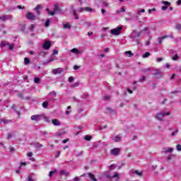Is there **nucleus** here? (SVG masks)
I'll return each mask as SVG.
<instances>
[{
  "mask_svg": "<svg viewBox=\"0 0 181 181\" xmlns=\"http://www.w3.org/2000/svg\"><path fill=\"white\" fill-rule=\"evenodd\" d=\"M165 115L169 117V115H170V112L166 111L160 112L155 115V118L158 121H163V117H165Z\"/></svg>",
  "mask_w": 181,
  "mask_h": 181,
  "instance_id": "obj_1",
  "label": "nucleus"
},
{
  "mask_svg": "<svg viewBox=\"0 0 181 181\" xmlns=\"http://www.w3.org/2000/svg\"><path fill=\"white\" fill-rule=\"evenodd\" d=\"M122 30V27H118L110 30L111 35L114 36H118V35H121V31Z\"/></svg>",
  "mask_w": 181,
  "mask_h": 181,
  "instance_id": "obj_2",
  "label": "nucleus"
},
{
  "mask_svg": "<svg viewBox=\"0 0 181 181\" xmlns=\"http://www.w3.org/2000/svg\"><path fill=\"white\" fill-rule=\"evenodd\" d=\"M26 19H28V21H36V19H39L37 16H35L33 13H27L25 14Z\"/></svg>",
  "mask_w": 181,
  "mask_h": 181,
  "instance_id": "obj_3",
  "label": "nucleus"
},
{
  "mask_svg": "<svg viewBox=\"0 0 181 181\" xmlns=\"http://www.w3.org/2000/svg\"><path fill=\"white\" fill-rule=\"evenodd\" d=\"M142 33V30L139 31V33H136V30H133L132 33L131 34V39H135L136 37H139L141 36V34Z\"/></svg>",
  "mask_w": 181,
  "mask_h": 181,
  "instance_id": "obj_4",
  "label": "nucleus"
},
{
  "mask_svg": "<svg viewBox=\"0 0 181 181\" xmlns=\"http://www.w3.org/2000/svg\"><path fill=\"white\" fill-rule=\"evenodd\" d=\"M119 151H121V148H114L110 151V153L113 155V156H118V155H119Z\"/></svg>",
  "mask_w": 181,
  "mask_h": 181,
  "instance_id": "obj_5",
  "label": "nucleus"
},
{
  "mask_svg": "<svg viewBox=\"0 0 181 181\" xmlns=\"http://www.w3.org/2000/svg\"><path fill=\"white\" fill-rule=\"evenodd\" d=\"M30 118L32 121H36V122H38V121H40V118H42V115H32Z\"/></svg>",
  "mask_w": 181,
  "mask_h": 181,
  "instance_id": "obj_6",
  "label": "nucleus"
},
{
  "mask_svg": "<svg viewBox=\"0 0 181 181\" xmlns=\"http://www.w3.org/2000/svg\"><path fill=\"white\" fill-rule=\"evenodd\" d=\"M51 46H52V44L50 43V42L46 41L43 44L42 47L43 49H45V50H49Z\"/></svg>",
  "mask_w": 181,
  "mask_h": 181,
  "instance_id": "obj_7",
  "label": "nucleus"
},
{
  "mask_svg": "<svg viewBox=\"0 0 181 181\" xmlns=\"http://www.w3.org/2000/svg\"><path fill=\"white\" fill-rule=\"evenodd\" d=\"M53 11L56 13H59V12H62V10L60 9V6H59V4H54Z\"/></svg>",
  "mask_w": 181,
  "mask_h": 181,
  "instance_id": "obj_8",
  "label": "nucleus"
},
{
  "mask_svg": "<svg viewBox=\"0 0 181 181\" xmlns=\"http://www.w3.org/2000/svg\"><path fill=\"white\" fill-rule=\"evenodd\" d=\"M11 124V122H12V120L11 119H5V118H1L0 119V124Z\"/></svg>",
  "mask_w": 181,
  "mask_h": 181,
  "instance_id": "obj_9",
  "label": "nucleus"
},
{
  "mask_svg": "<svg viewBox=\"0 0 181 181\" xmlns=\"http://www.w3.org/2000/svg\"><path fill=\"white\" fill-rule=\"evenodd\" d=\"M35 11L38 16H40V9H42L41 5H37L35 8Z\"/></svg>",
  "mask_w": 181,
  "mask_h": 181,
  "instance_id": "obj_10",
  "label": "nucleus"
},
{
  "mask_svg": "<svg viewBox=\"0 0 181 181\" xmlns=\"http://www.w3.org/2000/svg\"><path fill=\"white\" fill-rule=\"evenodd\" d=\"M108 177H110V179H114L116 177V181H119V174L118 173H115L112 177H109L107 175Z\"/></svg>",
  "mask_w": 181,
  "mask_h": 181,
  "instance_id": "obj_11",
  "label": "nucleus"
},
{
  "mask_svg": "<svg viewBox=\"0 0 181 181\" xmlns=\"http://www.w3.org/2000/svg\"><path fill=\"white\" fill-rule=\"evenodd\" d=\"M62 72H63V69L62 68L55 69L52 71V73H54V74H60V73Z\"/></svg>",
  "mask_w": 181,
  "mask_h": 181,
  "instance_id": "obj_12",
  "label": "nucleus"
},
{
  "mask_svg": "<svg viewBox=\"0 0 181 181\" xmlns=\"http://www.w3.org/2000/svg\"><path fill=\"white\" fill-rule=\"evenodd\" d=\"M52 123L55 127H59L60 125V122L57 119H52Z\"/></svg>",
  "mask_w": 181,
  "mask_h": 181,
  "instance_id": "obj_13",
  "label": "nucleus"
},
{
  "mask_svg": "<svg viewBox=\"0 0 181 181\" xmlns=\"http://www.w3.org/2000/svg\"><path fill=\"white\" fill-rule=\"evenodd\" d=\"M163 152H164V153H172L173 152V148H165L163 149Z\"/></svg>",
  "mask_w": 181,
  "mask_h": 181,
  "instance_id": "obj_14",
  "label": "nucleus"
},
{
  "mask_svg": "<svg viewBox=\"0 0 181 181\" xmlns=\"http://www.w3.org/2000/svg\"><path fill=\"white\" fill-rule=\"evenodd\" d=\"M71 9L74 13V16H75V19H78V16L77 15V11H76V9H74V6H72Z\"/></svg>",
  "mask_w": 181,
  "mask_h": 181,
  "instance_id": "obj_15",
  "label": "nucleus"
},
{
  "mask_svg": "<svg viewBox=\"0 0 181 181\" xmlns=\"http://www.w3.org/2000/svg\"><path fill=\"white\" fill-rule=\"evenodd\" d=\"M59 175H61L62 176H69L70 173L64 170H62L59 173Z\"/></svg>",
  "mask_w": 181,
  "mask_h": 181,
  "instance_id": "obj_16",
  "label": "nucleus"
},
{
  "mask_svg": "<svg viewBox=\"0 0 181 181\" xmlns=\"http://www.w3.org/2000/svg\"><path fill=\"white\" fill-rule=\"evenodd\" d=\"M112 140L115 141V142H121L122 139L119 136H115L112 137Z\"/></svg>",
  "mask_w": 181,
  "mask_h": 181,
  "instance_id": "obj_17",
  "label": "nucleus"
},
{
  "mask_svg": "<svg viewBox=\"0 0 181 181\" xmlns=\"http://www.w3.org/2000/svg\"><path fill=\"white\" fill-rule=\"evenodd\" d=\"M166 37H168V35H165V36L158 37V45H162V42H163V40L166 39Z\"/></svg>",
  "mask_w": 181,
  "mask_h": 181,
  "instance_id": "obj_18",
  "label": "nucleus"
},
{
  "mask_svg": "<svg viewBox=\"0 0 181 181\" xmlns=\"http://www.w3.org/2000/svg\"><path fill=\"white\" fill-rule=\"evenodd\" d=\"M71 53H75V54H81V51H79L76 48H74V49H71Z\"/></svg>",
  "mask_w": 181,
  "mask_h": 181,
  "instance_id": "obj_19",
  "label": "nucleus"
},
{
  "mask_svg": "<svg viewBox=\"0 0 181 181\" xmlns=\"http://www.w3.org/2000/svg\"><path fill=\"white\" fill-rule=\"evenodd\" d=\"M88 175L89 176L90 180H92V181H97V180L95 179V176H94L93 173H88Z\"/></svg>",
  "mask_w": 181,
  "mask_h": 181,
  "instance_id": "obj_20",
  "label": "nucleus"
},
{
  "mask_svg": "<svg viewBox=\"0 0 181 181\" xmlns=\"http://www.w3.org/2000/svg\"><path fill=\"white\" fill-rule=\"evenodd\" d=\"M34 146L36 148V149H40L43 146V145L37 142L34 144Z\"/></svg>",
  "mask_w": 181,
  "mask_h": 181,
  "instance_id": "obj_21",
  "label": "nucleus"
},
{
  "mask_svg": "<svg viewBox=\"0 0 181 181\" xmlns=\"http://www.w3.org/2000/svg\"><path fill=\"white\" fill-rule=\"evenodd\" d=\"M124 54H126L127 56H128V57H132V56H134V54H132V52L131 51H127L124 52Z\"/></svg>",
  "mask_w": 181,
  "mask_h": 181,
  "instance_id": "obj_22",
  "label": "nucleus"
},
{
  "mask_svg": "<svg viewBox=\"0 0 181 181\" xmlns=\"http://www.w3.org/2000/svg\"><path fill=\"white\" fill-rule=\"evenodd\" d=\"M8 16H0V21H2L3 22H5V21H8Z\"/></svg>",
  "mask_w": 181,
  "mask_h": 181,
  "instance_id": "obj_23",
  "label": "nucleus"
},
{
  "mask_svg": "<svg viewBox=\"0 0 181 181\" xmlns=\"http://www.w3.org/2000/svg\"><path fill=\"white\" fill-rule=\"evenodd\" d=\"M106 110L110 114H114V112H115V110L111 107H106Z\"/></svg>",
  "mask_w": 181,
  "mask_h": 181,
  "instance_id": "obj_24",
  "label": "nucleus"
},
{
  "mask_svg": "<svg viewBox=\"0 0 181 181\" xmlns=\"http://www.w3.org/2000/svg\"><path fill=\"white\" fill-rule=\"evenodd\" d=\"M29 63H30V60L29 59V58L28 57L24 58V64L27 66V64H29Z\"/></svg>",
  "mask_w": 181,
  "mask_h": 181,
  "instance_id": "obj_25",
  "label": "nucleus"
},
{
  "mask_svg": "<svg viewBox=\"0 0 181 181\" xmlns=\"http://www.w3.org/2000/svg\"><path fill=\"white\" fill-rule=\"evenodd\" d=\"M133 173H134L135 175H137V176H139L141 177V176H142V172L138 171V170H136L133 172Z\"/></svg>",
  "mask_w": 181,
  "mask_h": 181,
  "instance_id": "obj_26",
  "label": "nucleus"
},
{
  "mask_svg": "<svg viewBox=\"0 0 181 181\" xmlns=\"http://www.w3.org/2000/svg\"><path fill=\"white\" fill-rule=\"evenodd\" d=\"M175 29H176L177 30H181V23L175 24Z\"/></svg>",
  "mask_w": 181,
  "mask_h": 181,
  "instance_id": "obj_27",
  "label": "nucleus"
},
{
  "mask_svg": "<svg viewBox=\"0 0 181 181\" xmlns=\"http://www.w3.org/2000/svg\"><path fill=\"white\" fill-rule=\"evenodd\" d=\"M42 105L43 108H47L49 106V103H47V101L43 102Z\"/></svg>",
  "mask_w": 181,
  "mask_h": 181,
  "instance_id": "obj_28",
  "label": "nucleus"
},
{
  "mask_svg": "<svg viewBox=\"0 0 181 181\" xmlns=\"http://www.w3.org/2000/svg\"><path fill=\"white\" fill-rule=\"evenodd\" d=\"M64 29H71V25L69 23L64 24Z\"/></svg>",
  "mask_w": 181,
  "mask_h": 181,
  "instance_id": "obj_29",
  "label": "nucleus"
},
{
  "mask_svg": "<svg viewBox=\"0 0 181 181\" xmlns=\"http://www.w3.org/2000/svg\"><path fill=\"white\" fill-rule=\"evenodd\" d=\"M35 28H36V25L31 24L30 28H29V30H30V32H33V29H35Z\"/></svg>",
  "mask_w": 181,
  "mask_h": 181,
  "instance_id": "obj_30",
  "label": "nucleus"
},
{
  "mask_svg": "<svg viewBox=\"0 0 181 181\" xmlns=\"http://www.w3.org/2000/svg\"><path fill=\"white\" fill-rule=\"evenodd\" d=\"M92 138H93V137H91V136H90V135H86V136H85L84 139H85V141H91Z\"/></svg>",
  "mask_w": 181,
  "mask_h": 181,
  "instance_id": "obj_31",
  "label": "nucleus"
},
{
  "mask_svg": "<svg viewBox=\"0 0 181 181\" xmlns=\"http://www.w3.org/2000/svg\"><path fill=\"white\" fill-rule=\"evenodd\" d=\"M56 172H57V170H54L50 171L49 173V177H52V176H53L54 174L56 173Z\"/></svg>",
  "mask_w": 181,
  "mask_h": 181,
  "instance_id": "obj_32",
  "label": "nucleus"
},
{
  "mask_svg": "<svg viewBox=\"0 0 181 181\" xmlns=\"http://www.w3.org/2000/svg\"><path fill=\"white\" fill-rule=\"evenodd\" d=\"M50 25V19H47V21L45 22V28H49V25Z\"/></svg>",
  "mask_w": 181,
  "mask_h": 181,
  "instance_id": "obj_33",
  "label": "nucleus"
},
{
  "mask_svg": "<svg viewBox=\"0 0 181 181\" xmlns=\"http://www.w3.org/2000/svg\"><path fill=\"white\" fill-rule=\"evenodd\" d=\"M160 77H162V75H160V73L156 72V73L155 74V78H160Z\"/></svg>",
  "mask_w": 181,
  "mask_h": 181,
  "instance_id": "obj_34",
  "label": "nucleus"
},
{
  "mask_svg": "<svg viewBox=\"0 0 181 181\" xmlns=\"http://www.w3.org/2000/svg\"><path fill=\"white\" fill-rule=\"evenodd\" d=\"M34 83H35V84H39V83H40V78H34Z\"/></svg>",
  "mask_w": 181,
  "mask_h": 181,
  "instance_id": "obj_35",
  "label": "nucleus"
},
{
  "mask_svg": "<svg viewBox=\"0 0 181 181\" xmlns=\"http://www.w3.org/2000/svg\"><path fill=\"white\" fill-rule=\"evenodd\" d=\"M103 100H111V96L110 95H105L104 97H103Z\"/></svg>",
  "mask_w": 181,
  "mask_h": 181,
  "instance_id": "obj_36",
  "label": "nucleus"
},
{
  "mask_svg": "<svg viewBox=\"0 0 181 181\" xmlns=\"http://www.w3.org/2000/svg\"><path fill=\"white\" fill-rule=\"evenodd\" d=\"M144 30V32H148V34L151 33V31H149V27H145L144 30Z\"/></svg>",
  "mask_w": 181,
  "mask_h": 181,
  "instance_id": "obj_37",
  "label": "nucleus"
},
{
  "mask_svg": "<svg viewBox=\"0 0 181 181\" xmlns=\"http://www.w3.org/2000/svg\"><path fill=\"white\" fill-rule=\"evenodd\" d=\"M15 107H16V105H13L11 106V108H12L13 110H14V111L16 112V113L18 114V115H21V112H19V111H18V110H15Z\"/></svg>",
  "mask_w": 181,
  "mask_h": 181,
  "instance_id": "obj_38",
  "label": "nucleus"
},
{
  "mask_svg": "<svg viewBox=\"0 0 181 181\" xmlns=\"http://www.w3.org/2000/svg\"><path fill=\"white\" fill-rule=\"evenodd\" d=\"M149 56H151V53H149V52H146V53L143 55V57H144V59H146V57H149Z\"/></svg>",
  "mask_w": 181,
  "mask_h": 181,
  "instance_id": "obj_39",
  "label": "nucleus"
},
{
  "mask_svg": "<svg viewBox=\"0 0 181 181\" xmlns=\"http://www.w3.org/2000/svg\"><path fill=\"white\" fill-rule=\"evenodd\" d=\"M7 45L8 46L9 50H13V45H11L10 43H7Z\"/></svg>",
  "mask_w": 181,
  "mask_h": 181,
  "instance_id": "obj_40",
  "label": "nucleus"
},
{
  "mask_svg": "<svg viewBox=\"0 0 181 181\" xmlns=\"http://www.w3.org/2000/svg\"><path fill=\"white\" fill-rule=\"evenodd\" d=\"M85 11H87L88 12H91V11L94 12V10L90 7L85 8Z\"/></svg>",
  "mask_w": 181,
  "mask_h": 181,
  "instance_id": "obj_41",
  "label": "nucleus"
},
{
  "mask_svg": "<svg viewBox=\"0 0 181 181\" xmlns=\"http://www.w3.org/2000/svg\"><path fill=\"white\" fill-rule=\"evenodd\" d=\"M83 151H80L78 153H76V156H83Z\"/></svg>",
  "mask_w": 181,
  "mask_h": 181,
  "instance_id": "obj_42",
  "label": "nucleus"
},
{
  "mask_svg": "<svg viewBox=\"0 0 181 181\" xmlns=\"http://www.w3.org/2000/svg\"><path fill=\"white\" fill-rule=\"evenodd\" d=\"M163 5H165L166 6H170V2L169 1H163Z\"/></svg>",
  "mask_w": 181,
  "mask_h": 181,
  "instance_id": "obj_43",
  "label": "nucleus"
},
{
  "mask_svg": "<svg viewBox=\"0 0 181 181\" xmlns=\"http://www.w3.org/2000/svg\"><path fill=\"white\" fill-rule=\"evenodd\" d=\"M179 59V55L175 54V56L173 57V60H177Z\"/></svg>",
  "mask_w": 181,
  "mask_h": 181,
  "instance_id": "obj_44",
  "label": "nucleus"
},
{
  "mask_svg": "<svg viewBox=\"0 0 181 181\" xmlns=\"http://www.w3.org/2000/svg\"><path fill=\"white\" fill-rule=\"evenodd\" d=\"M145 80H146V76H144L141 78L139 79V81L141 83V81H145Z\"/></svg>",
  "mask_w": 181,
  "mask_h": 181,
  "instance_id": "obj_45",
  "label": "nucleus"
},
{
  "mask_svg": "<svg viewBox=\"0 0 181 181\" xmlns=\"http://www.w3.org/2000/svg\"><path fill=\"white\" fill-rule=\"evenodd\" d=\"M177 132H179V130H175V132H173L171 133V136H175V135H176V134H177Z\"/></svg>",
  "mask_w": 181,
  "mask_h": 181,
  "instance_id": "obj_46",
  "label": "nucleus"
},
{
  "mask_svg": "<svg viewBox=\"0 0 181 181\" xmlns=\"http://www.w3.org/2000/svg\"><path fill=\"white\" fill-rule=\"evenodd\" d=\"M156 11V8H153V9H148V13H152V12H155Z\"/></svg>",
  "mask_w": 181,
  "mask_h": 181,
  "instance_id": "obj_47",
  "label": "nucleus"
},
{
  "mask_svg": "<svg viewBox=\"0 0 181 181\" xmlns=\"http://www.w3.org/2000/svg\"><path fill=\"white\" fill-rule=\"evenodd\" d=\"M176 148H177V151H181V145L180 144H177Z\"/></svg>",
  "mask_w": 181,
  "mask_h": 181,
  "instance_id": "obj_48",
  "label": "nucleus"
},
{
  "mask_svg": "<svg viewBox=\"0 0 181 181\" xmlns=\"http://www.w3.org/2000/svg\"><path fill=\"white\" fill-rule=\"evenodd\" d=\"M48 15H51L52 16H53V15H56V13L54 12V11H49Z\"/></svg>",
  "mask_w": 181,
  "mask_h": 181,
  "instance_id": "obj_49",
  "label": "nucleus"
},
{
  "mask_svg": "<svg viewBox=\"0 0 181 181\" xmlns=\"http://www.w3.org/2000/svg\"><path fill=\"white\" fill-rule=\"evenodd\" d=\"M60 151H57L56 155H55V158H59V156H60Z\"/></svg>",
  "mask_w": 181,
  "mask_h": 181,
  "instance_id": "obj_50",
  "label": "nucleus"
},
{
  "mask_svg": "<svg viewBox=\"0 0 181 181\" xmlns=\"http://www.w3.org/2000/svg\"><path fill=\"white\" fill-rule=\"evenodd\" d=\"M139 13H145V9L142 8L141 10H139Z\"/></svg>",
  "mask_w": 181,
  "mask_h": 181,
  "instance_id": "obj_51",
  "label": "nucleus"
},
{
  "mask_svg": "<svg viewBox=\"0 0 181 181\" xmlns=\"http://www.w3.org/2000/svg\"><path fill=\"white\" fill-rule=\"evenodd\" d=\"M83 11H86V8H79L78 12H79L80 13H81V12H83Z\"/></svg>",
  "mask_w": 181,
  "mask_h": 181,
  "instance_id": "obj_52",
  "label": "nucleus"
},
{
  "mask_svg": "<svg viewBox=\"0 0 181 181\" xmlns=\"http://www.w3.org/2000/svg\"><path fill=\"white\" fill-rule=\"evenodd\" d=\"M161 9H162V11H166V9H168V6H163L161 7Z\"/></svg>",
  "mask_w": 181,
  "mask_h": 181,
  "instance_id": "obj_53",
  "label": "nucleus"
},
{
  "mask_svg": "<svg viewBox=\"0 0 181 181\" xmlns=\"http://www.w3.org/2000/svg\"><path fill=\"white\" fill-rule=\"evenodd\" d=\"M28 181H35V180H33L32 176H29L28 178Z\"/></svg>",
  "mask_w": 181,
  "mask_h": 181,
  "instance_id": "obj_54",
  "label": "nucleus"
},
{
  "mask_svg": "<svg viewBox=\"0 0 181 181\" xmlns=\"http://www.w3.org/2000/svg\"><path fill=\"white\" fill-rule=\"evenodd\" d=\"M73 80H74V78H73V76H71L69 78V83H71L73 81Z\"/></svg>",
  "mask_w": 181,
  "mask_h": 181,
  "instance_id": "obj_55",
  "label": "nucleus"
},
{
  "mask_svg": "<svg viewBox=\"0 0 181 181\" xmlns=\"http://www.w3.org/2000/svg\"><path fill=\"white\" fill-rule=\"evenodd\" d=\"M28 156L29 158H32V156H33V153L29 152L28 154Z\"/></svg>",
  "mask_w": 181,
  "mask_h": 181,
  "instance_id": "obj_56",
  "label": "nucleus"
},
{
  "mask_svg": "<svg viewBox=\"0 0 181 181\" xmlns=\"http://www.w3.org/2000/svg\"><path fill=\"white\" fill-rule=\"evenodd\" d=\"M1 46H2V47H5V46H6V42L2 41L1 42Z\"/></svg>",
  "mask_w": 181,
  "mask_h": 181,
  "instance_id": "obj_57",
  "label": "nucleus"
},
{
  "mask_svg": "<svg viewBox=\"0 0 181 181\" xmlns=\"http://www.w3.org/2000/svg\"><path fill=\"white\" fill-rule=\"evenodd\" d=\"M26 165V163H21V165L19 166V168H18V169L20 170V169H21L22 168V165Z\"/></svg>",
  "mask_w": 181,
  "mask_h": 181,
  "instance_id": "obj_58",
  "label": "nucleus"
},
{
  "mask_svg": "<svg viewBox=\"0 0 181 181\" xmlns=\"http://www.w3.org/2000/svg\"><path fill=\"white\" fill-rule=\"evenodd\" d=\"M78 69H80V66H78L75 65L74 66V70H78Z\"/></svg>",
  "mask_w": 181,
  "mask_h": 181,
  "instance_id": "obj_59",
  "label": "nucleus"
},
{
  "mask_svg": "<svg viewBox=\"0 0 181 181\" xmlns=\"http://www.w3.org/2000/svg\"><path fill=\"white\" fill-rule=\"evenodd\" d=\"M162 60H163V58H157L158 63L162 62Z\"/></svg>",
  "mask_w": 181,
  "mask_h": 181,
  "instance_id": "obj_60",
  "label": "nucleus"
},
{
  "mask_svg": "<svg viewBox=\"0 0 181 181\" xmlns=\"http://www.w3.org/2000/svg\"><path fill=\"white\" fill-rule=\"evenodd\" d=\"M58 53H59V51H57L56 49L53 50V54H58Z\"/></svg>",
  "mask_w": 181,
  "mask_h": 181,
  "instance_id": "obj_61",
  "label": "nucleus"
},
{
  "mask_svg": "<svg viewBox=\"0 0 181 181\" xmlns=\"http://www.w3.org/2000/svg\"><path fill=\"white\" fill-rule=\"evenodd\" d=\"M50 94H52V95H54L55 97H56V95H57V93H56V91H52L51 93H50Z\"/></svg>",
  "mask_w": 181,
  "mask_h": 181,
  "instance_id": "obj_62",
  "label": "nucleus"
},
{
  "mask_svg": "<svg viewBox=\"0 0 181 181\" xmlns=\"http://www.w3.org/2000/svg\"><path fill=\"white\" fill-rule=\"evenodd\" d=\"M80 180V178H78V177H75L74 178V181H79Z\"/></svg>",
  "mask_w": 181,
  "mask_h": 181,
  "instance_id": "obj_63",
  "label": "nucleus"
},
{
  "mask_svg": "<svg viewBox=\"0 0 181 181\" xmlns=\"http://www.w3.org/2000/svg\"><path fill=\"white\" fill-rule=\"evenodd\" d=\"M83 112V109H78V113L81 114Z\"/></svg>",
  "mask_w": 181,
  "mask_h": 181,
  "instance_id": "obj_64",
  "label": "nucleus"
}]
</instances>
